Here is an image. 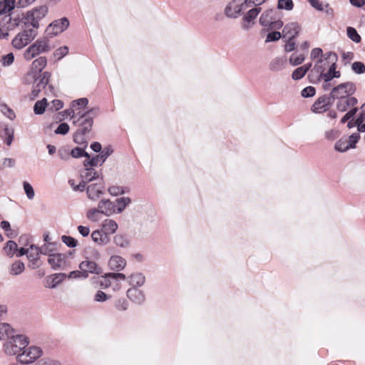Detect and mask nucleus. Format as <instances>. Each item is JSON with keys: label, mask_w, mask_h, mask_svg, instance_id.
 I'll return each mask as SVG.
<instances>
[{"label": "nucleus", "mask_w": 365, "mask_h": 365, "mask_svg": "<svg viewBox=\"0 0 365 365\" xmlns=\"http://www.w3.org/2000/svg\"><path fill=\"white\" fill-rule=\"evenodd\" d=\"M126 277L123 273L119 272H109L102 276L99 280V284L101 288L106 289L111 287L113 281L115 280H125Z\"/></svg>", "instance_id": "14"}, {"label": "nucleus", "mask_w": 365, "mask_h": 365, "mask_svg": "<svg viewBox=\"0 0 365 365\" xmlns=\"http://www.w3.org/2000/svg\"><path fill=\"white\" fill-rule=\"evenodd\" d=\"M114 244L120 248H126L130 245V241L128 237L122 234L116 235L113 237Z\"/></svg>", "instance_id": "39"}, {"label": "nucleus", "mask_w": 365, "mask_h": 365, "mask_svg": "<svg viewBox=\"0 0 365 365\" xmlns=\"http://www.w3.org/2000/svg\"><path fill=\"white\" fill-rule=\"evenodd\" d=\"M277 11L274 9L264 11L259 17V24L263 26H269L276 19Z\"/></svg>", "instance_id": "24"}, {"label": "nucleus", "mask_w": 365, "mask_h": 365, "mask_svg": "<svg viewBox=\"0 0 365 365\" xmlns=\"http://www.w3.org/2000/svg\"><path fill=\"white\" fill-rule=\"evenodd\" d=\"M347 36L356 43H359L361 41V36L357 33L356 30L352 27L347 28Z\"/></svg>", "instance_id": "49"}, {"label": "nucleus", "mask_w": 365, "mask_h": 365, "mask_svg": "<svg viewBox=\"0 0 365 365\" xmlns=\"http://www.w3.org/2000/svg\"><path fill=\"white\" fill-rule=\"evenodd\" d=\"M295 48V42L294 38H287V41L284 45V51L286 52H291Z\"/></svg>", "instance_id": "63"}, {"label": "nucleus", "mask_w": 365, "mask_h": 365, "mask_svg": "<svg viewBox=\"0 0 365 365\" xmlns=\"http://www.w3.org/2000/svg\"><path fill=\"white\" fill-rule=\"evenodd\" d=\"M23 188L24 192L29 200H32L35 197V192L32 185L26 181L23 182Z\"/></svg>", "instance_id": "45"}, {"label": "nucleus", "mask_w": 365, "mask_h": 365, "mask_svg": "<svg viewBox=\"0 0 365 365\" xmlns=\"http://www.w3.org/2000/svg\"><path fill=\"white\" fill-rule=\"evenodd\" d=\"M115 307L120 311H125L128 307V303L125 299H118L115 304Z\"/></svg>", "instance_id": "59"}, {"label": "nucleus", "mask_w": 365, "mask_h": 365, "mask_svg": "<svg viewBox=\"0 0 365 365\" xmlns=\"http://www.w3.org/2000/svg\"><path fill=\"white\" fill-rule=\"evenodd\" d=\"M50 78L51 73L49 72H44L41 73L38 77H35L31 93L32 98L38 97L41 91H43L44 94L46 96L53 93L54 88L53 86L48 85Z\"/></svg>", "instance_id": "4"}, {"label": "nucleus", "mask_w": 365, "mask_h": 365, "mask_svg": "<svg viewBox=\"0 0 365 365\" xmlns=\"http://www.w3.org/2000/svg\"><path fill=\"white\" fill-rule=\"evenodd\" d=\"M48 11V8L46 6L36 7L24 14L22 22L26 27L31 26L34 29H38L39 27V21L46 16Z\"/></svg>", "instance_id": "3"}, {"label": "nucleus", "mask_w": 365, "mask_h": 365, "mask_svg": "<svg viewBox=\"0 0 365 365\" xmlns=\"http://www.w3.org/2000/svg\"><path fill=\"white\" fill-rule=\"evenodd\" d=\"M1 111L6 115L9 119L12 120L15 118L14 111L9 108L6 105H2L1 106Z\"/></svg>", "instance_id": "62"}, {"label": "nucleus", "mask_w": 365, "mask_h": 365, "mask_svg": "<svg viewBox=\"0 0 365 365\" xmlns=\"http://www.w3.org/2000/svg\"><path fill=\"white\" fill-rule=\"evenodd\" d=\"M110 154L111 151L108 149L103 150L101 153V154L93 157L91 160L84 161V166L93 167L101 165Z\"/></svg>", "instance_id": "20"}, {"label": "nucleus", "mask_w": 365, "mask_h": 365, "mask_svg": "<svg viewBox=\"0 0 365 365\" xmlns=\"http://www.w3.org/2000/svg\"><path fill=\"white\" fill-rule=\"evenodd\" d=\"M92 240L99 246H106L110 241V236L106 235L102 230H96L91 235Z\"/></svg>", "instance_id": "18"}, {"label": "nucleus", "mask_w": 365, "mask_h": 365, "mask_svg": "<svg viewBox=\"0 0 365 365\" xmlns=\"http://www.w3.org/2000/svg\"><path fill=\"white\" fill-rule=\"evenodd\" d=\"M305 59L304 55L302 53L296 54L293 53L290 56L289 62L292 66H298L304 62Z\"/></svg>", "instance_id": "46"}, {"label": "nucleus", "mask_w": 365, "mask_h": 365, "mask_svg": "<svg viewBox=\"0 0 365 365\" xmlns=\"http://www.w3.org/2000/svg\"><path fill=\"white\" fill-rule=\"evenodd\" d=\"M98 206L101 212L106 216H110L115 212L114 202L109 200H101L98 202Z\"/></svg>", "instance_id": "28"}, {"label": "nucleus", "mask_w": 365, "mask_h": 365, "mask_svg": "<svg viewBox=\"0 0 365 365\" xmlns=\"http://www.w3.org/2000/svg\"><path fill=\"white\" fill-rule=\"evenodd\" d=\"M68 53V48L66 46H61L56 49L54 53L53 56L56 57L58 60L61 59L63 57L66 56Z\"/></svg>", "instance_id": "50"}, {"label": "nucleus", "mask_w": 365, "mask_h": 365, "mask_svg": "<svg viewBox=\"0 0 365 365\" xmlns=\"http://www.w3.org/2000/svg\"><path fill=\"white\" fill-rule=\"evenodd\" d=\"M301 94L304 98L314 96L315 95V88L312 86H307L302 91Z\"/></svg>", "instance_id": "58"}, {"label": "nucleus", "mask_w": 365, "mask_h": 365, "mask_svg": "<svg viewBox=\"0 0 365 365\" xmlns=\"http://www.w3.org/2000/svg\"><path fill=\"white\" fill-rule=\"evenodd\" d=\"M28 344L29 341L24 336L15 334L14 336L4 343V348L7 354L18 355L22 349L26 348Z\"/></svg>", "instance_id": "5"}, {"label": "nucleus", "mask_w": 365, "mask_h": 365, "mask_svg": "<svg viewBox=\"0 0 365 365\" xmlns=\"http://www.w3.org/2000/svg\"><path fill=\"white\" fill-rule=\"evenodd\" d=\"M16 334L9 324L0 323V340L8 341Z\"/></svg>", "instance_id": "29"}, {"label": "nucleus", "mask_w": 365, "mask_h": 365, "mask_svg": "<svg viewBox=\"0 0 365 365\" xmlns=\"http://www.w3.org/2000/svg\"><path fill=\"white\" fill-rule=\"evenodd\" d=\"M14 55L13 53H9L6 55L2 56L0 60L1 66L4 67H9L14 62Z\"/></svg>", "instance_id": "47"}, {"label": "nucleus", "mask_w": 365, "mask_h": 365, "mask_svg": "<svg viewBox=\"0 0 365 365\" xmlns=\"http://www.w3.org/2000/svg\"><path fill=\"white\" fill-rule=\"evenodd\" d=\"M299 26L297 23L291 22L287 24L282 30L283 38H294L299 31Z\"/></svg>", "instance_id": "23"}, {"label": "nucleus", "mask_w": 365, "mask_h": 365, "mask_svg": "<svg viewBox=\"0 0 365 365\" xmlns=\"http://www.w3.org/2000/svg\"><path fill=\"white\" fill-rule=\"evenodd\" d=\"M102 214L100 208L98 207L97 208L89 209L86 212V216L91 222H96L101 220V215Z\"/></svg>", "instance_id": "38"}, {"label": "nucleus", "mask_w": 365, "mask_h": 365, "mask_svg": "<svg viewBox=\"0 0 365 365\" xmlns=\"http://www.w3.org/2000/svg\"><path fill=\"white\" fill-rule=\"evenodd\" d=\"M70 155L73 158H80L83 155L89 158V155L88 153H84L83 150L80 148H73L71 153Z\"/></svg>", "instance_id": "56"}, {"label": "nucleus", "mask_w": 365, "mask_h": 365, "mask_svg": "<svg viewBox=\"0 0 365 365\" xmlns=\"http://www.w3.org/2000/svg\"><path fill=\"white\" fill-rule=\"evenodd\" d=\"M103 186L101 183H93L88 185L86 188L88 197L93 201L97 200L99 197L103 194Z\"/></svg>", "instance_id": "19"}, {"label": "nucleus", "mask_w": 365, "mask_h": 365, "mask_svg": "<svg viewBox=\"0 0 365 365\" xmlns=\"http://www.w3.org/2000/svg\"><path fill=\"white\" fill-rule=\"evenodd\" d=\"M58 244L56 242L44 243L39 248L41 255L50 256L57 251Z\"/></svg>", "instance_id": "35"}, {"label": "nucleus", "mask_w": 365, "mask_h": 365, "mask_svg": "<svg viewBox=\"0 0 365 365\" xmlns=\"http://www.w3.org/2000/svg\"><path fill=\"white\" fill-rule=\"evenodd\" d=\"M282 37V34L279 31L269 32L266 37L265 42H272L279 40Z\"/></svg>", "instance_id": "55"}, {"label": "nucleus", "mask_w": 365, "mask_h": 365, "mask_svg": "<svg viewBox=\"0 0 365 365\" xmlns=\"http://www.w3.org/2000/svg\"><path fill=\"white\" fill-rule=\"evenodd\" d=\"M248 4L245 0L242 2L241 0H232L225 9V14L228 18H237L243 10L247 9Z\"/></svg>", "instance_id": "10"}, {"label": "nucleus", "mask_w": 365, "mask_h": 365, "mask_svg": "<svg viewBox=\"0 0 365 365\" xmlns=\"http://www.w3.org/2000/svg\"><path fill=\"white\" fill-rule=\"evenodd\" d=\"M15 6L11 0H0V15L10 16Z\"/></svg>", "instance_id": "33"}, {"label": "nucleus", "mask_w": 365, "mask_h": 365, "mask_svg": "<svg viewBox=\"0 0 365 365\" xmlns=\"http://www.w3.org/2000/svg\"><path fill=\"white\" fill-rule=\"evenodd\" d=\"M66 259L67 257L66 255L56 252L48 257V263L51 265L52 269H58L66 266Z\"/></svg>", "instance_id": "16"}, {"label": "nucleus", "mask_w": 365, "mask_h": 365, "mask_svg": "<svg viewBox=\"0 0 365 365\" xmlns=\"http://www.w3.org/2000/svg\"><path fill=\"white\" fill-rule=\"evenodd\" d=\"M19 24V19H12L10 16L6 15L0 22V27L8 32L14 30Z\"/></svg>", "instance_id": "25"}, {"label": "nucleus", "mask_w": 365, "mask_h": 365, "mask_svg": "<svg viewBox=\"0 0 365 365\" xmlns=\"http://www.w3.org/2000/svg\"><path fill=\"white\" fill-rule=\"evenodd\" d=\"M294 4L292 0H279L277 3V8L279 9H285L287 11L292 10Z\"/></svg>", "instance_id": "48"}, {"label": "nucleus", "mask_w": 365, "mask_h": 365, "mask_svg": "<svg viewBox=\"0 0 365 365\" xmlns=\"http://www.w3.org/2000/svg\"><path fill=\"white\" fill-rule=\"evenodd\" d=\"M39 254H41V252L38 247L31 245L29 248H28L27 257L30 261H36L38 259Z\"/></svg>", "instance_id": "41"}, {"label": "nucleus", "mask_w": 365, "mask_h": 365, "mask_svg": "<svg viewBox=\"0 0 365 365\" xmlns=\"http://www.w3.org/2000/svg\"><path fill=\"white\" fill-rule=\"evenodd\" d=\"M357 103V100L354 97L342 98L339 99L336 103V108L341 112L346 111L348 108L353 107Z\"/></svg>", "instance_id": "27"}, {"label": "nucleus", "mask_w": 365, "mask_h": 365, "mask_svg": "<svg viewBox=\"0 0 365 365\" xmlns=\"http://www.w3.org/2000/svg\"><path fill=\"white\" fill-rule=\"evenodd\" d=\"M47 105V100L45 98L37 101L34 107V113L38 115L42 114L45 111Z\"/></svg>", "instance_id": "44"}, {"label": "nucleus", "mask_w": 365, "mask_h": 365, "mask_svg": "<svg viewBox=\"0 0 365 365\" xmlns=\"http://www.w3.org/2000/svg\"><path fill=\"white\" fill-rule=\"evenodd\" d=\"M79 269L83 271V278H87L89 273L99 274L102 272V269L95 262L88 259L82 261Z\"/></svg>", "instance_id": "13"}, {"label": "nucleus", "mask_w": 365, "mask_h": 365, "mask_svg": "<svg viewBox=\"0 0 365 365\" xmlns=\"http://www.w3.org/2000/svg\"><path fill=\"white\" fill-rule=\"evenodd\" d=\"M127 297L133 302L140 304L145 300L143 292L137 287H130L127 291Z\"/></svg>", "instance_id": "26"}, {"label": "nucleus", "mask_w": 365, "mask_h": 365, "mask_svg": "<svg viewBox=\"0 0 365 365\" xmlns=\"http://www.w3.org/2000/svg\"><path fill=\"white\" fill-rule=\"evenodd\" d=\"M339 131L334 129H331L325 132V136L327 139L330 140H334L339 136Z\"/></svg>", "instance_id": "61"}, {"label": "nucleus", "mask_w": 365, "mask_h": 365, "mask_svg": "<svg viewBox=\"0 0 365 365\" xmlns=\"http://www.w3.org/2000/svg\"><path fill=\"white\" fill-rule=\"evenodd\" d=\"M336 63H332L329 66V71L321 76L319 78L323 79L324 81H331L334 78H339L340 72L339 71H336Z\"/></svg>", "instance_id": "32"}, {"label": "nucleus", "mask_w": 365, "mask_h": 365, "mask_svg": "<svg viewBox=\"0 0 365 365\" xmlns=\"http://www.w3.org/2000/svg\"><path fill=\"white\" fill-rule=\"evenodd\" d=\"M69 131V125L66 123H61L55 130V133L66 135Z\"/></svg>", "instance_id": "57"}, {"label": "nucleus", "mask_w": 365, "mask_h": 365, "mask_svg": "<svg viewBox=\"0 0 365 365\" xmlns=\"http://www.w3.org/2000/svg\"><path fill=\"white\" fill-rule=\"evenodd\" d=\"M145 282V276L140 272L133 273L128 277V282L132 287H142Z\"/></svg>", "instance_id": "30"}, {"label": "nucleus", "mask_w": 365, "mask_h": 365, "mask_svg": "<svg viewBox=\"0 0 365 365\" xmlns=\"http://www.w3.org/2000/svg\"><path fill=\"white\" fill-rule=\"evenodd\" d=\"M24 263L19 260H17L11 265L9 268V274L11 275L16 276L21 274L24 271Z\"/></svg>", "instance_id": "37"}, {"label": "nucleus", "mask_w": 365, "mask_h": 365, "mask_svg": "<svg viewBox=\"0 0 365 365\" xmlns=\"http://www.w3.org/2000/svg\"><path fill=\"white\" fill-rule=\"evenodd\" d=\"M356 91L355 85L351 82L341 83L332 88L330 96L333 99L351 97Z\"/></svg>", "instance_id": "7"}, {"label": "nucleus", "mask_w": 365, "mask_h": 365, "mask_svg": "<svg viewBox=\"0 0 365 365\" xmlns=\"http://www.w3.org/2000/svg\"><path fill=\"white\" fill-rule=\"evenodd\" d=\"M61 240L69 247H76L78 245V241L71 236L63 235Z\"/></svg>", "instance_id": "51"}, {"label": "nucleus", "mask_w": 365, "mask_h": 365, "mask_svg": "<svg viewBox=\"0 0 365 365\" xmlns=\"http://www.w3.org/2000/svg\"><path fill=\"white\" fill-rule=\"evenodd\" d=\"M261 7L255 6L250 9L242 17V28L248 30L255 24V19L260 13Z\"/></svg>", "instance_id": "12"}, {"label": "nucleus", "mask_w": 365, "mask_h": 365, "mask_svg": "<svg viewBox=\"0 0 365 365\" xmlns=\"http://www.w3.org/2000/svg\"><path fill=\"white\" fill-rule=\"evenodd\" d=\"M1 227L6 232V235L9 237H13L14 234L11 231L10 223L8 221H2L1 222Z\"/></svg>", "instance_id": "60"}, {"label": "nucleus", "mask_w": 365, "mask_h": 365, "mask_svg": "<svg viewBox=\"0 0 365 365\" xmlns=\"http://www.w3.org/2000/svg\"><path fill=\"white\" fill-rule=\"evenodd\" d=\"M37 36V32L34 29L26 27L19 32L11 41V45L16 49L21 50L28 46Z\"/></svg>", "instance_id": "6"}, {"label": "nucleus", "mask_w": 365, "mask_h": 365, "mask_svg": "<svg viewBox=\"0 0 365 365\" xmlns=\"http://www.w3.org/2000/svg\"><path fill=\"white\" fill-rule=\"evenodd\" d=\"M330 107L329 98L326 96L319 98L312 106V110L314 113H321Z\"/></svg>", "instance_id": "22"}, {"label": "nucleus", "mask_w": 365, "mask_h": 365, "mask_svg": "<svg viewBox=\"0 0 365 365\" xmlns=\"http://www.w3.org/2000/svg\"><path fill=\"white\" fill-rule=\"evenodd\" d=\"M131 202V200L128 197H123L115 200L114 205L115 208V212L118 213L122 212L124 209Z\"/></svg>", "instance_id": "36"}, {"label": "nucleus", "mask_w": 365, "mask_h": 365, "mask_svg": "<svg viewBox=\"0 0 365 365\" xmlns=\"http://www.w3.org/2000/svg\"><path fill=\"white\" fill-rule=\"evenodd\" d=\"M49 106L50 110L56 111L63 107V102L60 100H53Z\"/></svg>", "instance_id": "64"}, {"label": "nucleus", "mask_w": 365, "mask_h": 365, "mask_svg": "<svg viewBox=\"0 0 365 365\" xmlns=\"http://www.w3.org/2000/svg\"><path fill=\"white\" fill-rule=\"evenodd\" d=\"M351 68L355 73L359 74L365 73V66L359 61L354 62L351 66Z\"/></svg>", "instance_id": "54"}, {"label": "nucleus", "mask_w": 365, "mask_h": 365, "mask_svg": "<svg viewBox=\"0 0 365 365\" xmlns=\"http://www.w3.org/2000/svg\"><path fill=\"white\" fill-rule=\"evenodd\" d=\"M110 195L113 196H118L125 193L124 188L123 187L113 185L109 187L108 190Z\"/></svg>", "instance_id": "53"}, {"label": "nucleus", "mask_w": 365, "mask_h": 365, "mask_svg": "<svg viewBox=\"0 0 365 365\" xmlns=\"http://www.w3.org/2000/svg\"><path fill=\"white\" fill-rule=\"evenodd\" d=\"M109 299H110V296L101 290H98L94 295V301L97 302H106Z\"/></svg>", "instance_id": "52"}, {"label": "nucleus", "mask_w": 365, "mask_h": 365, "mask_svg": "<svg viewBox=\"0 0 365 365\" xmlns=\"http://www.w3.org/2000/svg\"><path fill=\"white\" fill-rule=\"evenodd\" d=\"M118 224L111 219H106L102 222V230L108 236L115 232Z\"/></svg>", "instance_id": "31"}, {"label": "nucleus", "mask_w": 365, "mask_h": 365, "mask_svg": "<svg viewBox=\"0 0 365 365\" xmlns=\"http://www.w3.org/2000/svg\"><path fill=\"white\" fill-rule=\"evenodd\" d=\"M81 180L86 182H90L95 180H102L100 178L98 173L92 167L87 166L81 173Z\"/></svg>", "instance_id": "21"}, {"label": "nucleus", "mask_w": 365, "mask_h": 365, "mask_svg": "<svg viewBox=\"0 0 365 365\" xmlns=\"http://www.w3.org/2000/svg\"><path fill=\"white\" fill-rule=\"evenodd\" d=\"M325 61L326 60L319 59L317 61V63L314 65L313 70L312 71V74L314 73H317V79L319 80L321 76L324 73L325 71Z\"/></svg>", "instance_id": "43"}, {"label": "nucleus", "mask_w": 365, "mask_h": 365, "mask_svg": "<svg viewBox=\"0 0 365 365\" xmlns=\"http://www.w3.org/2000/svg\"><path fill=\"white\" fill-rule=\"evenodd\" d=\"M51 48L47 37L40 38L26 48L23 53V58L26 61H30L41 53L49 52Z\"/></svg>", "instance_id": "2"}, {"label": "nucleus", "mask_w": 365, "mask_h": 365, "mask_svg": "<svg viewBox=\"0 0 365 365\" xmlns=\"http://www.w3.org/2000/svg\"><path fill=\"white\" fill-rule=\"evenodd\" d=\"M42 355V350L38 346H30L24 349L22 353L17 355V360L21 364H29L35 361Z\"/></svg>", "instance_id": "8"}, {"label": "nucleus", "mask_w": 365, "mask_h": 365, "mask_svg": "<svg viewBox=\"0 0 365 365\" xmlns=\"http://www.w3.org/2000/svg\"><path fill=\"white\" fill-rule=\"evenodd\" d=\"M64 113L70 115L73 124L78 127L73 135L74 141L78 143L82 142L84 140L83 135L88 133L93 127V120L89 114L90 111L76 112L74 109H68Z\"/></svg>", "instance_id": "1"}, {"label": "nucleus", "mask_w": 365, "mask_h": 365, "mask_svg": "<svg viewBox=\"0 0 365 365\" xmlns=\"http://www.w3.org/2000/svg\"><path fill=\"white\" fill-rule=\"evenodd\" d=\"M127 262L125 259L119 255H112L108 262V266L110 269L120 272L125 267Z\"/></svg>", "instance_id": "17"}, {"label": "nucleus", "mask_w": 365, "mask_h": 365, "mask_svg": "<svg viewBox=\"0 0 365 365\" xmlns=\"http://www.w3.org/2000/svg\"><path fill=\"white\" fill-rule=\"evenodd\" d=\"M69 26L67 18H62L51 23L46 29L48 35L56 36L65 31Z\"/></svg>", "instance_id": "11"}, {"label": "nucleus", "mask_w": 365, "mask_h": 365, "mask_svg": "<svg viewBox=\"0 0 365 365\" xmlns=\"http://www.w3.org/2000/svg\"><path fill=\"white\" fill-rule=\"evenodd\" d=\"M88 103V100L86 98H79L72 101L71 106L69 109H74L76 112H82L81 109L85 108Z\"/></svg>", "instance_id": "40"}, {"label": "nucleus", "mask_w": 365, "mask_h": 365, "mask_svg": "<svg viewBox=\"0 0 365 365\" xmlns=\"http://www.w3.org/2000/svg\"><path fill=\"white\" fill-rule=\"evenodd\" d=\"M312 63H307L302 66L298 67L296 68L292 74V78L293 80H299L302 78L307 71L311 68Z\"/></svg>", "instance_id": "34"}, {"label": "nucleus", "mask_w": 365, "mask_h": 365, "mask_svg": "<svg viewBox=\"0 0 365 365\" xmlns=\"http://www.w3.org/2000/svg\"><path fill=\"white\" fill-rule=\"evenodd\" d=\"M359 133H353L349 138L342 137L334 145V150L339 153H344L349 149L354 148L359 140Z\"/></svg>", "instance_id": "9"}, {"label": "nucleus", "mask_w": 365, "mask_h": 365, "mask_svg": "<svg viewBox=\"0 0 365 365\" xmlns=\"http://www.w3.org/2000/svg\"><path fill=\"white\" fill-rule=\"evenodd\" d=\"M47 64V59L44 56H40L35 60L31 64L30 71L28 73L29 76L35 78L37 74H40L43 69Z\"/></svg>", "instance_id": "15"}, {"label": "nucleus", "mask_w": 365, "mask_h": 365, "mask_svg": "<svg viewBox=\"0 0 365 365\" xmlns=\"http://www.w3.org/2000/svg\"><path fill=\"white\" fill-rule=\"evenodd\" d=\"M17 244L15 242L9 240L6 242L4 250L7 256L12 257L17 251Z\"/></svg>", "instance_id": "42"}]
</instances>
